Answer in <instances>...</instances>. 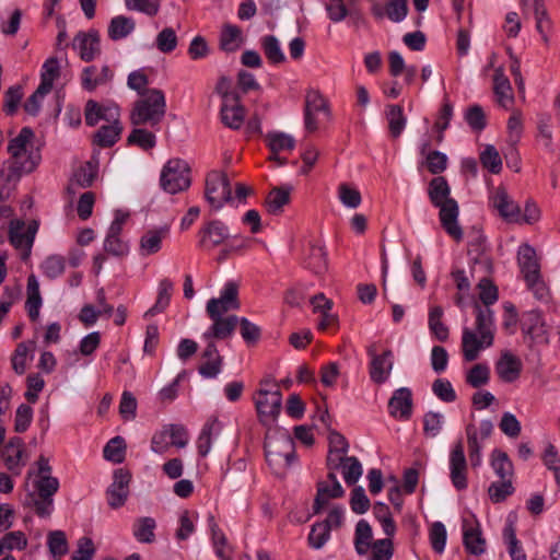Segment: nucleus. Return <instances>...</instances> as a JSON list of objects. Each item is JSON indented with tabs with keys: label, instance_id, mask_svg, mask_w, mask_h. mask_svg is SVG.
<instances>
[{
	"label": "nucleus",
	"instance_id": "obj_1",
	"mask_svg": "<svg viewBox=\"0 0 560 560\" xmlns=\"http://www.w3.org/2000/svg\"><path fill=\"white\" fill-rule=\"evenodd\" d=\"M428 195L430 201L440 209L439 218L442 228L456 242L464 236L463 229L458 224L459 208L455 199L451 198V188L443 176H436L429 183Z\"/></svg>",
	"mask_w": 560,
	"mask_h": 560
},
{
	"label": "nucleus",
	"instance_id": "obj_2",
	"mask_svg": "<svg viewBox=\"0 0 560 560\" xmlns=\"http://www.w3.org/2000/svg\"><path fill=\"white\" fill-rule=\"evenodd\" d=\"M475 329L465 328L463 330V355L468 362L475 361L480 350L490 347L494 339V320L491 308L475 302Z\"/></svg>",
	"mask_w": 560,
	"mask_h": 560
},
{
	"label": "nucleus",
	"instance_id": "obj_3",
	"mask_svg": "<svg viewBox=\"0 0 560 560\" xmlns=\"http://www.w3.org/2000/svg\"><path fill=\"white\" fill-rule=\"evenodd\" d=\"M34 132L31 128L24 127L8 145L11 154V163L7 180H16L23 174L33 172L40 161V154L33 144Z\"/></svg>",
	"mask_w": 560,
	"mask_h": 560
},
{
	"label": "nucleus",
	"instance_id": "obj_4",
	"mask_svg": "<svg viewBox=\"0 0 560 560\" xmlns=\"http://www.w3.org/2000/svg\"><path fill=\"white\" fill-rule=\"evenodd\" d=\"M165 96L161 90L152 89L145 91L138 100L130 113V121L135 126L158 125L165 115Z\"/></svg>",
	"mask_w": 560,
	"mask_h": 560
},
{
	"label": "nucleus",
	"instance_id": "obj_5",
	"mask_svg": "<svg viewBox=\"0 0 560 560\" xmlns=\"http://www.w3.org/2000/svg\"><path fill=\"white\" fill-rule=\"evenodd\" d=\"M521 272L537 299L544 300L549 295V289L541 279L540 264L536 250L528 244H523L517 255Z\"/></svg>",
	"mask_w": 560,
	"mask_h": 560
},
{
	"label": "nucleus",
	"instance_id": "obj_6",
	"mask_svg": "<svg viewBox=\"0 0 560 560\" xmlns=\"http://www.w3.org/2000/svg\"><path fill=\"white\" fill-rule=\"evenodd\" d=\"M254 401L259 421L268 425L276 421L282 407V395L277 384L267 381L260 383L254 394Z\"/></svg>",
	"mask_w": 560,
	"mask_h": 560
},
{
	"label": "nucleus",
	"instance_id": "obj_7",
	"mask_svg": "<svg viewBox=\"0 0 560 560\" xmlns=\"http://www.w3.org/2000/svg\"><path fill=\"white\" fill-rule=\"evenodd\" d=\"M59 482L57 478L45 476L35 483V491L26 497L25 505L33 509L35 513L45 517L50 514L52 495L57 492Z\"/></svg>",
	"mask_w": 560,
	"mask_h": 560
},
{
	"label": "nucleus",
	"instance_id": "obj_8",
	"mask_svg": "<svg viewBox=\"0 0 560 560\" xmlns=\"http://www.w3.org/2000/svg\"><path fill=\"white\" fill-rule=\"evenodd\" d=\"M161 186L170 194H177L190 186V170L186 162L170 160L161 174Z\"/></svg>",
	"mask_w": 560,
	"mask_h": 560
},
{
	"label": "nucleus",
	"instance_id": "obj_9",
	"mask_svg": "<svg viewBox=\"0 0 560 560\" xmlns=\"http://www.w3.org/2000/svg\"><path fill=\"white\" fill-rule=\"evenodd\" d=\"M205 196L209 205L218 210L231 200V182L225 173L212 171L207 175Z\"/></svg>",
	"mask_w": 560,
	"mask_h": 560
},
{
	"label": "nucleus",
	"instance_id": "obj_10",
	"mask_svg": "<svg viewBox=\"0 0 560 560\" xmlns=\"http://www.w3.org/2000/svg\"><path fill=\"white\" fill-rule=\"evenodd\" d=\"M492 271V262L489 258H476L470 270L471 278L480 277L478 282L481 306L490 307L498 300V288L488 278Z\"/></svg>",
	"mask_w": 560,
	"mask_h": 560
},
{
	"label": "nucleus",
	"instance_id": "obj_11",
	"mask_svg": "<svg viewBox=\"0 0 560 560\" xmlns=\"http://www.w3.org/2000/svg\"><path fill=\"white\" fill-rule=\"evenodd\" d=\"M38 224L36 221L31 222L27 226L21 220H12L9 228L10 243L21 250L22 259H27L37 232Z\"/></svg>",
	"mask_w": 560,
	"mask_h": 560
},
{
	"label": "nucleus",
	"instance_id": "obj_12",
	"mask_svg": "<svg viewBox=\"0 0 560 560\" xmlns=\"http://www.w3.org/2000/svg\"><path fill=\"white\" fill-rule=\"evenodd\" d=\"M238 308V287L235 282L226 283L221 296L219 299H211L207 303L209 316L223 315L229 311Z\"/></svg>",
	"mask_w": 560,
	"mask_h": 560
},
{
	"label": "nucleus",
	"instance_id": "obj_13",
	"mask_svg": "<svg viewBox=\"0 0 560 560\" xmlns=\"http://www.w3.org/2000/svg\"><path fill=\"white\" fill-rule=\"evenodd\" d=\"M265 452L270 465L284 462L289 466L294 458V442L290 436L283 435L277 441H267Z\"/></svg>",
	"mask_w": 560,
	"mask_h": 560
},
{
	"label": "nucleus",
	"instance_id": "obj_14",
	"mask_svg": "<svg viewBox=\"0 0 560 560\" xmlns=\"http://www.w3.org/2000/svg\"><path fill=\"white\" fill-rule=\"evenodd\" d=\"M345 491L337 480L335 470H329L328 479L317 483V493L314 500V513H319L329 502L330 499L341 498Z\"/></svg>",
	"mask_w": 560,
	"mask_h": 560
},
{
	"label": "nucleus",
	"instance_id": "obj_15",
	"mask_svg": "<svg viewBox=\"0 0 560 560\" xmlns=\"http://www.w3.org/2000/svg\"><path fill=\"white\" fill-rule=\"evenodd\" d=\"M131 475L126 469H117L114 472V481L107 490L108 504L112 509L122 506L129 495Z\"/></svg>",
	"mask_w": 560,
	"mask_h": 560
},
{
	"label": "nucleus",
	"instance_id": "obj_16",
	"mask_svg": "<svg viewBox=\"0 0 560 560\" xmlns=\"http://www.w3.org/2000/svg\"><path fill=\"white\" fill-rule=\"evenodd\" d=\"M223 124L232 129H238L245 117V109L241 105L240 96L236 93L224 92V102L221 108Z\"/></svg>",
	"mask_w": 560,
	"mask_h": 560
},
{
	"label": "nucleus",
	"instance_id": "obj_17",
	"mask_svg": "<svg viewBox=\"0 0 560 560\" xmlns=\"http://www.w3.org/2000/svg\"><path fill=\"white\" fill-rule=\"evenodd\" d=\"M1 458L9 470L14 475H20L21 469L25 466L24 443L19 436L10 439L8 444L0 451Z\"/></svg>",
	"mask_w": 560,
	"mask_h": 560
},
{
	"label": "nucleus",
	"instance_id": "obj_18",
	"mask_svg": "<svg viewBox=\"0 0 560 560\" xmlns=\"http://www.w3.org/2000/svg\"><path fill=\"white\" fill-rule=\"evenodd\" d=\"M491 202L500 215L508 222L521 221V209L509 196L504 187H498L491 197Z\"/></svg>",
	"mask_w": 560,
	"mask_h": 560
},
{
	"label": "nucleus",
	"instance_id": "obj_19",
	"mask_svg": "<svg viewBox=\"0 0 560 560\" xmlns=\"http://www.w3.org/2000/svg\"><path fill=\"white\" fill-rule=\"evenodd\" d=\"M451 479L457 490L467 488V463L462 442L456 443L451 453Z\"/></svg>",
	"mask_w": 560,
	"mask_h": 560
},
{
	"label": "nucleus",
	"instance_id": "obj_20",
	"mask_svg": "<svg viewBox=\"0 0 560 560\" xmlns=\"http://www.w3.org/2000/svg\"><path fill=\"white\" fill-rule=\"evenodd\" d=\"M73 43L79 48L80 58L85 62L101 54L100 35L95 30L78 33Z\"/></svg>",
	"mask_w": 560,
	"mask_h": 560
},
{
	"label": "nucleus",
	"instance_id": "obj_21",
	"mask_svg": "<svg viewBox=\"0 0 560 560\" xmlns=\"http://www.w3.org/2000/svg\"><path fill=\"white\" fill-rule=\"evenodd\" d=\"M120 113L117 106H102L94 100L85 104L84 118L86 125L94 127L100 120L113 121L119 119Z\"/></svg>",
	"mask_w": 560,
	"mask_h": 560
},
{
	"label": "nucleus",
	"instance_id": "obj_22",
	"mask_svg": "<svg viewBox=\"0 0 560 560\" xmlns=\"http://www.w3.org/2000/svg\"><path fill=\"white\" fill-rule=\"evenodd\" d=\"M114 74L109 66L103 65L102 67L90 66L83 69L81 81L84 90L92 92L97 86L104 85L112 81Z\"/></svg>",
	"mask_w": 560,
	"mask_h": 560
},
{
	"label": "nucleus",
	"instance_id": "obj_23",
	"mask_svg": "<svg viewBox=\"0 0 560 560\" xmlns=\"http://www.w3.org/2000/svg\"><path fill=\"white\" fill-rule=\"evenodd\" d=\"M372 13L377 20L387 16L392 22L402 21L408 13V0H386L384 7L374 3Z\"/></svg>",
	"mask_w": 560,
	"mask_h": 560
},
{
	"label": "nucleus",
	"instance_id": "obj_24",
	"mask_svg": "<svg viewBox=\"0 0 560 560\" xmlns=\"http://www.w3.org/2000/svg\"><path fill=\"white\" fill-rule=\"evenodd\" d=\"M495 371L503 382L511 383L520 377L522 362L514 354L504 352L495 364Z\"/></svg>",
	"mask_w": 560,
	"mask_h": 560
},
{
	"label": "nucleus",
	"instance_id": "obj_25",
	"mask_svg": "<svg viewBox=\"0 0 560 560\" xmlns=\"http://www.w3.org/2000/svg\"><path fill=\"white\" fill-rule=\"evenodd\" d=\"M244 37L241 27L224 23L221 28L219 46L225 52H233L241 48Z\"/></svg>",
	"mask_w": 560,
	"mask_h": 560
},
{
	"label": "nucleus",
	"instance_id": "obj_26",
	"mask_svg": "<svg viewBox=\"0 0 560 560\" xmlns=\"http://www.w3.org/2000/svg\"><path fill=\"white\" fill-rule=\"evenodd\" d=\"M202 358L205 362L199 366V373L205 377H214L217 376L222 366V357L219 354L218 349L213 341H209L203 353Z\"/></svg>",
	"mask_w": 560,
	"mask_h": 560
},
{
	"label": "nucleus",
	"instance_id": "obj_27",
	"mask_svg": "<svg viewBox=\"0 0 560 560\" xmlns=\"http://www.w3.org/2000/svg\"><path fill=\"white\" fill-rule=\"evenodd\" d=\"M200 245L206 248H214L228 238L225 226L219 221L209 222L200 231Z\"/></svg>",
	"mask_w": 560,
	"mask_h": 560
},
{
	"label": "nucleus",
	"instance_id": "obj_28",
	"mask_svg": "<svg viewBox=\"0 0 560 560\" xmlns=\"http://www.w3.org/2000/svg\"><path fill=\"white\" fill-rule=\"evenodd\" d=\"M213 320V325L210 330L203 334V337L207 340H211L212 338L217 339H225L230 337L237 324V317L232 315L229 317H222V315L210 316Z\"/></svg>",
	"mask_w": 560,
	"mask_h": 560
},
{
	"label": "nucleus",
	"instance_id": "obj_29",
	"mask_svg": "<svg viewBox=\"0 0 560 560\" xmlns=\"http://www.w3.org/2000/svg\"><path fill=\"white\" fill-rule=\"evenodd\" d=\"M121 131L122 127L119 119L109 121L108 125L102 126L94 133L93 144L101 148H110L118 141Z\"/></svg>",
	"mask_w": 560,
	"mask_h": 560
},
{
	"label": "nucleus",
	"instance_id": "obj_30",
	"mask_svg": "<svg viewBox=\"0 0 560 560\" xmlns=\"http://www.w3.org/2000/svg\"><path fill=\"white\" fill-rule=\"evenodd\" d=\"M97 176V165L96 163L89 161L81 165L74 173L73 178L71 179L68 191L71 194H75V188H86L90 187L94 179Z\"/></svg>",
	"mask_w": 560,
	"mask_h": 560
},
{
	"label": "nucleus",
	"instance_id": "obj_31",
	"mask_svg": "<svg viewBox=\"0 0 560 560\" xmlns=\"http://www.w3.org/2000/svg\"><path fill=\"white\" fill-rule=\"evenodd\" d=\"M329 452L327 456V467L329 470H335L337 464H340V458L345 457L348 452V442L343 435L337 431H330L329 436Z\"/></svg>",
	"mask_w": 560,
	"mask_h": 560
},
{
	"label": "nucleus",
	"instance_id": "obj_32",
	"mask_svg": "<svg viewBox=\"0 0 560 560\" xmlns=\"http://www.w3.org/2000/svg\"><path fill=\"white\" fill-rule=\"evenodd\" d=\"M493 91L501 106L508 107L513 103L512 88L502 68H498L494 71Z\"/></svg>",
	"mask_w": 560,
	"mask_h": 560
},
{
	"label": "nucleus",
	"instance_id": "obj_33",
	"mask_svg": "<svg viewBox=\"0 0 560 560\" xmlns=\"http://www.w3.org/2000/svg\"><path fill=\"white\" fill-rule=\"evenodd\" d=\"M291 190V187L272 188L265 201L267 211L273 215L280 214L283 210V207L290 202Z\"/></svg>",
	"mask_w": 560,
	"mask_h": 560
},
{
	"label": "nucleus",
	"instance_id": "obj_34",
	"mask_svg": "<svg viewBox=\"0 0 560 560\" xmlns=\"http://www.w3.org/2000/svg\"><path fill=\"white\" fill-rule=\"evenodd\" d=\"M27 299L25 307L32 320H36L39 316V308L42 305V296L39 292V283L34 275L27 278L26 287Z\"/></svg>",
	"mask_w": 560,
	"mask_h": 560
},
{
	"label": "nucleus",
	"instance_id": "obj_35",
	"mask_svg": "<svg viewBox=\"0 0 560 560\" xmlns=\"http://www.w3.org/2000/svg\"><path fill=\"white\" fill-rule=\"evenodd\" d=\"M168 233L167 228L152 229L140 238V249L144 255H152L161 249L162 241Z\"/></svg>",
	"mask_w": 560,
	"mask_h": 560
},
{
	"label": "nucleus",
	"instance_id": "obj_36",
	"mask_svg": "<svg viewBox=\"0 0 560 560\" xmlns=\"http://www.w3.org/2000/svg\"><path fill=\"white\" fill-rule=\"evenodd\" d=\"M388 406L393 416H397L399 412L401 418H408L411 413L412 406L411 392L408 388L396 390Z\"/></svg>",
	"mask_w": 560,
	"mask_h": 560
},
{
	"label": "nucleus",
	"instance_id": "obj_37",
	"mask_svg": "<svg viewBox=\"0 0 560 560\" xmlns=\"http://www.w3.org/2000/svg\"><path fill=\"white\" fill-rule=\"evenodd\" d=\"M491 466L500 480L513 481L514 466L505 452L494 450L491 454Z\"/></svg>",
	"mask_w": 560,
	"mask_h": 560
},
{
	"label": "nucleus",
	"instance_id": "obj_38",
	"mask_svg": "<svg viewBox=\"0 0 560 560\" xmlns=\"http://www.w3.org/2000/svg\"><path fill=\"white\" fill-rule=\"evenodd\" d=\"M341 469L345 482L348 486H353L358 482L362 475V466L357 457H341L340 464H337L335 470Z\"/></svg>",
	"mask_w": 560,
	"mask_h": 560
},
{
	"label": "nucleus",
	"instance_id": "obj_39",
	"mask_svg": "<svg viewBox=\"0 0 560 560\" xmlns=\"http://www.w3.org/2000/svg\"><path fill=\"white\" fill-rule=\"evenodd\" d=\"M306 267L315 275H323L328 269L327 252L325 246L312 244L306 258Z\"/></svg>",
	"mask_w": 560,
	"mask_h": 560
},
{
	"label": "nucleus",
	"instance_id": "obj_40",
	"mask_svg": "<svg viewBox=\"0 0 560 560\" xmlns=\"http://www.w3.org/2000/svg\"><path fill=\"white\" fill-rule=\"evenodd\" d=\"M136 23L131 18L118 15L110 20L108 25V37L113 40H119L133 32Z\"/></svg>",
	"mask_w": 560,
	"mask_h": 560
},
{
	"label": "nucleus",
	"instance_id": "obj_41",
	"mask_svg": "<svg viewBox=\"0 0 560 560\" xmlns=\"http://www.w3.org/2000/svg\"><path fill=\"white\" fill-rule=\"evenodd\" d=\"M390 355L392 351L386 350L383 354L373 357L370 374L375 383H383L387 378L393 365L388 360Z\"/></svg>",
	"mask_w": 560,
	"mask_h": 560
},
{
	"label": "nucleus",
	"instance_id": "obj_42",
	"mask_svg": "<svg viewBox=\"0 0 560 560\" xmlns=\"http://www.w3.org/2000/svg\"><path fill=\"white\" fill-rule=\"evenodd\" d=\"M464 545L466 550L475 556H479L486 551V539L482 537L479 526L465 527Z\"/></svg>",
	"mask_w": 560,
	"mask_h": 560
},
{
	"label": "nucleus",
	"instance_id": "obj_43",
	"mask_svg": "<svg viewBox=\"0 0 560 560\" xmlns=\"http://www.w3.org/2000/svg\"><path fill=\"white\" fill-rule=\"evenodd\" d=\"M372 538V528L369 523L364 520L359 521L355 527L354 546L360 556L368 553L370 547L373 545Z\"/></svg>",
	"mask_w": 560,
	"mask_h": 560
},
{
	"label": "nucleus",
	"instance_id": "obj_44",
	"mask_svg": "<svg viewBox=\"0 0 560 560\" xmlns=\"http://www.w3.org/2000/svg\"><path fill=\"white\" fill-rule=\"evenodd\" d=\"M443 308L441 306H433L429 312V328L439 341H446L448 339L450 329L443 323Z\"/></svg>",
	"mask_w": 560,
	"mask_h": 560
},
{
	"label": "nucleus",
	"instance_id": "obj_45",
	"mask_svg": "<svg viewBox=\"0 0 560 560\" xmlns=\"http://www.w3.org/2000/svg\"><path fill=\"white\" fill-rule=\"evenodd\" d=\"M386 119L388 121V130L393 138H398L405 126L406 117L400 105H388L386 110Z\"/></svg>",
	"mask_w": 560,
	"mask_h": 560
},
{
	"label": "nucleus",
	"instance_id": "obj_46",
	"mask_svg": "<svg viewBox=\"0 0 560 560\" xmlns=\"http://www.w3.org/2000/svg\"><path fill=\"white\" fill-rule=\"evenodd\" d=\"M27 547V538L21 530L7 533L0 539V555L5 551L24 550Z\"/></svg>",
	"mask_w": 560,
	"mask_h": 560
},
{
	"label": "nucleus",
	"instance_id": "obj_47",
	"mask_svg": "<svg viewBox=\"0 0 560 560\" xmlns=\"http://www.w3.org/2000/svg\"><path fill=\"white\" fill-rule=\"evenodd\" d=\"M155 520L152 517H141L137 521L133 535L140 542L151 544L155 539L154 529Z\"/></svg>",
	"mask_w": 560,
	"mask_h": 560
},
{
	"label": "nucleus",
	"instance_id": "obj_48",
	"mask_svg": "<svg viewBox=\"0 0 560 560\" xmlns=\"http://www.w3.org/2000/svg\"><path fill=\"white\" fill-rule=\"evenodd\" d=\"M514 486L512 480H499L492 482L488 488V495L491 502L501 503L508 497L514 493Z\"/></svg>",
	"mask_w": 560,
	"mask_h": 560
},
{
	"label": "nucleus",
	"instance_id": "obj_49",
	"mask_svg": "<svg viewBox=\"0 0 560 560\" xmlns=\"http://www.w3.org/2000/svg\"><path fill=\"white\" fill-rule=\"evenodd\" d=\"M220 431V425L217 419H213L206 423L202 432L198 438V454L202 457L207 456L211 448V438L213 434H218Z\"/></svg>",
	"mask_w": 560,
	"mask_h": 560
},
{
	"label": "nucleus",
	"instance_id": "obj_50",
	"mask_svg": "<svg viewBox=\"0 0 560 560\" xmlns=\"http://www.w3.org/2000/svg\"><path fill=\"white\" fill-rule=\"evenodd\" d=\"M267 144L272 153L291 151L295 145L294 139L283 132H269L266 136Z\"/></svg>",
	"mask_w": 560,
	"mask_h": 560
},
{
	"label": "nucleus",
	"instance_id": "obj_51",
	"mask_svg": "<svg viewBox=\"0 0 560 560\" xmlns=\"http://www.w3.org/2000/svg\"><path fill=\"white\" fill-rule=\"evenodd\" d=\"M60 75V66L56 57L47 59L43 66L40 86L49 92L52 90L54 81Z\"/></svg>",
	"mask_w": 560,
	"mask_h": 560
},
{
	"label": "nucleus",
	"instance_id": "obj_52",
	"mask_svg": "<svg viewBox=\"0 0 560 560\" xmlns=\"http://www.w3.org/2000/svg\"><path fill=\"white\" fill-rule=\"evenodd\" d=\"M126 444L122 438L116 436L112 439L104 447V457L116 464H120L125 459Z\"/></svg>",
	"mask_w": 560,
	"mask_h": 560
},
{
	"label": "nucleus",
	"instance_id": "obj_53",
	"mask_svg": "<svg viewBox=\"0 0 560 560\" xmlns=\"http://www.w3.org/2000/svg\"><path fill=\"white\" fill-rule=\"evenodd\" d=\"M480 162L492 174H499L502 168V160L493 145H487L480 154Z\"/></svg>",
	"mask_w": 560,
	"mask_h": 560
},
{
	"label": "nucleus",
	"instance_id": "obj_54",
	"mask_svg": "<svg viewBox=\"0 0 560 560\" xmlns=\"http://www.w3.org/2000/svg\"><path fill=\"white\" fill-rule=\"evenodd\" d=\"M261 46L267 59L272 63H281L285 57L280 48L278 39L273 35L262 38Z\"/></svg>",
	"mask_w": 560,
	"mask_h": 560
},
{
	"label": "nucleus",
	"instance_id": "obj_55",
	"mask_svg": "<svg viewBox=\"0 0 560 560\" xmlns=\"http://www.w3.org/2000/svg\"><path fill=\"white\" fill-rule=\"evenodd\" d=\"M370 549V560H390L394 556V544L390 538H383L373 541Z\"/></svg>",
	"mask_w": 560,
	"mask_h": 560
},
{
	"label": "nucleus",
	"instance_id": "obj_56",
	"mask_svg": "<svg viewBox=\"0 0 560 560\" xmlns=\"http://www.w3.org/2000/svg\"><path fill=\"white\" fill-rule=\"evenodd\" d=\"M467 432V444L469 452V459L472 467H477L481 464V445L478 440L477 430L474 425H468Z\"/></svg>",
	"mask_w": 560,
	"mask_h": 560
},
{
	"label": "nucleus",
	"instance_id": "obj_57",
	"mask_svg": "<svg viewBox=\"0 0 560 560\" xmlns=\"http://www.w3.org/2000/svg\"><path fill=\"white\" fill-rule=\"evenodd\" d=\"M305 113L318 114L320 112L329 115L327 101L317 91H308L305 97Z\"/></svg>",
	"mask_w": 560,
	"mask_h": 560
},
{
	"label": "nucleus",
	"instance_id": "obj_58",
	"mask_svg": "<svg viewBox=\"0 0 560 560\" xmlns=\"http://www.w3.org/2000/svg\"><path fill=\"white\" fill-rule=\"evenodd\" d=\"M490 377V371L489 368L486 364H475L467 373L466 382L475 387L478 388L482 385H486Z\"/></svg>",
	"mask_w": 560,
	"mask_h": 560
},
{
	"label": "nucleus",
	"instance_id": "obj_59",
	"mask_svg": "<svg viewBox=\"0 0 560 560\" xmlns=\"http://www.w3.org/2000/svg\"><path fill=\"white\" fill-rule=\"evenodd\" d=\"M177 35L172 27L163 28L156 36V47L164 54L172 52L177 46Z\"/></svg>",
	"mask_w": 560,
	"mask_h": 560
},
{
	"label": "nucleus",
	"instance_id": "obj_60",
	"mask_svg": "<svg viewBox=\"0 0 560 560\" xmlns=\"http://www.w3.org/2000/svg\"><path fill=\"white\" fill-rule=\"evenodd\" d=\"M424 163H425L428 171L431 174L438 175V174L443 173L446 170L447 156L438 150H433V151L427 153Z\"/></svg>",
	"mask_w": 560,
	"mask_h": 560
},
{
	"label": "nucleus",
	"instance_id": "obj_61",
	"mask_svg": "<svg viewBox=\"0 0 560 560\" xmlns=\"http://www.w3.org/2000/svg\"><path fill=\"white\" fill-rule=\"evenodd\" d=\"M128 143L136 144L143 150L152 149L155 145V136L145 129H133L128 136Z\"/></svg>",
	"mask_w": 560,
	"mask_h": 560
},
{
	"label": "nucleus",
	"instance_id": "obj_62",
	"mask_svg": "<svg viewBox=\"0 0 560 560\" xmlns=\"http://www.w3.org/2000/svg\"><path fill=\"white\" fill-rule=\"evenodd\" d=\"M48 548L54 557H61L68 552V541L62 530H54L48 535Z\"/></svg>",
	"mask_w": 560,
	"mask_h": 560
},
{
	"label": "nucleus",
	"instance_id": "obj_63",
	"mask_svg": "<svg viewBox=\"0 0 560 560\" xmlns=\"http://www.w3.org/2000/svg\"><path fill=\"white\" fill-rule=\"evenodd\" d=\"M173 291V283L168 279H163L160 282L159 296L155 305L149 311L150 314L154 315L162 312L170 303Z\"/></svg>",
	"mask_w": 560,
	"mask_h": 560
},
{
	"label": "nucleus",
	"instance_id": "obj_64",
	"mask_svg": "<svg viewBox=\"0 0 560 560\" xmlns=\"http://www.w3.org/2000/svg\"><path fill=\"white\" fill-rule=\"evenodd\" d=\"M338 195L341 202L349 208L355 209L362 202L360 191L348 184H341L338 187Z\"/></svg>",
	"mask_w": 560,
	"mask_h": 560
}]
</instances>
